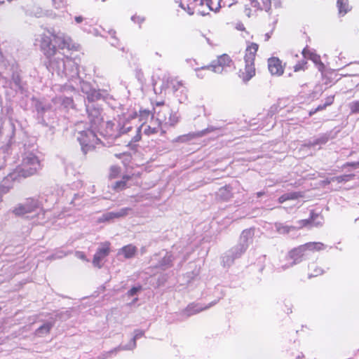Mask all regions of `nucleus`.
Masks as SVG:
<instances>
[{"label": "nucleus", "instance_id": "nucleus-2", "mask_svg": "<svg viewBox=\"0 0 359 359\" xmlns=\"http://www.w3.org/2000/svg\"><path fill=\"white\" fill-rule=\"evenodd\" d=\"M50 68L55 72L61 77L74 79L79 76V69L76 62L67 57H60L57 56L50 59Z\"/></svg>", "mask_w": 359, "mask_h": 359}, {"label": "nucleus", "instance_id": "nucleus-14", "mask_svg": "<svg viewBox=\"0 0 359 359\" xmlns=\"http://www.w3.org/2000/svg\"><path fill=\"white\" fill-rule=\"evenodd\" d=\"M144 331L141 330H135L134 332V337L128 344L123 347H118V348H115L111 351L107 353L106 354L109 355L112 353H116V351L118 350H131L135 348L136 347V340L142 337L144 335Z\"/></svg>", "mask_w": 359, "mask_h": 359}, {"label": "nucleus", "instance_id": "nucleus-33", "mask_svg": "<svg viewBox=\"0 0 359 359\" xmlns=\"http://www.w3.org/2000/svg\"><path fill=\"white\" fill-rule=\"evenodd\" d=\"M131 210H132L130 208H123L120 209L119 210L114 211V218L116 219V218L124 217L127 216Z\"/></svg>", "mask_w": 359, "mask_h": 359}, {"label": "nucleus", "instance_id": "nucleus-62", "mask_svg": "<svg viewBox=\"0 0 359 359\" xmlns=\"http://www.w3.org/2000/svg\"><path fill=\"white\" fill-rule=\"evenodd\" d=\"M3 1L1 0H0V3H2Z\"/></svg>", "mask_w": 359, "mask_h": 359}, {"label": "nucleus", "instance_id": "nucleus-40", "mask_svg": "<svg viewBox=\"0 0 359 359\" xmlns=\"http://www.w3.org/2000/svg\"><path fill=\"white\" fill-rule=\"evenodd\" d=\"M108 33L110 35V36L111 37V39H113L112 41H111V44L114 46H116L118 45V40L116 39V32L113 29H109L108 31Z\"/></svg>", "mask_w": 359, "mask_h": 359}, {"label": "nucleus", "instance_id": "nucleus-43", "mask_svg": "<svg viewBox=\"0 0 359 359\" xmlns=\"http://www.w3.org/2000/svg\"><path fill=\"white\" fill-rule=\"evenodd\" d=\"M141 290V287H134L133 288H131L128 292V294L129 296H133L135 294H137V292L138 291H140Z\"/></svg>", "mask_w": 359, "mask_h": 359}, {"label": "nucleus", "instance_id": "nucleus-13", "mask_svg": "<svg viewBox=\"0 0 359 359\" xmlns=\"http://www.w3.org/2000/svg\"><path fill=\"white\" fill-rule=\"evenodd\" d=\"M55 39L58 43L59 46L63 48H67L68 50L76 49V45L73 43L72 39L65 35L64 34L55 35Z\"/></svg>", "mask_w": 359, "mask_h": 359}, {"label": "nucleus", "instance_id": "nucleus-36", "mask_svg": "<svg viewBox=\"0 0 359 359\" xmlns=\"http://www.w3.org/2000/svg\"><path fill=\"white\" fill-rule=\"evenodd\" d=\"M129 177H124L123 180L116 182L114 185V189L121 190L126 187V182L128 180Z\"/></svg>", "mask_w": 359, "mask_h": 359}, {"label": "nucleus", "instance_id": "nucleus-18", "mask_svg": "<svg viewBox=\"0 0 359 359\" xmlns=\"http://www.w3.org/2000/svg\"><path fill=\"white\" fill-rule=\"evenodd\" d=\"M243 253L244 252H240V245L238 244L223 257V262L227 265H230L235 259L240 257Z\"/></svg>", "mask_w": 359, "mask_h": 359}, {"label": "nucleus", "instance_id": "nucleus-12", "mask_svg": "<svg viewBox=\"0 0 359 359\" xmlns=\"http://www.w3.org/2000/svg\"><path fill=\"white\" fill-rule=\"evenodd\" d=\"M222 2L223 6H231L236 2V0H232V2L226 4L225 0H200V5L205 4L210 11H217L222 7Z\"/></svg>", "mask_w": 359, "mask_h": 359}, {"label": "nucleus", "instance_id": "nucleus-63", "mask_svg": "<svg viewBox=\"0 0 359 359\" xmlns=\"http://www.w3.org/2000/svg\"><path fill=\"white\" fill-rule=\"evenodd\" d=\"M102 1H105L106 0H102Z\"/></svg>", "mask_w": 359, "mask_h": 359}, {"label": "nucleus", "instance_id": "nucleus-8", "mask_svg": "<svg viewBox=\"0 0 359 359\" xmlns=\"http://www.w3.org/2000/svg\"><path fill=\"white\" fill-rule=\"evenodd\" d=\"M40 47L47 57L50 58L57 55V50L52 44L51 39L49 36L43 34L40 36Z\"/></svg>", "mask_w": 359, "mask_h": 359}, {"label": "nucleus", "instance_id": "nucleus-26", "mask_svg": "<svg viewBox=\"0 0 359 359\" xmlns=\"http://www.w3.org/2000/svg\"><path fill=\"white\" fill-rule=\"evenodd\" d=\"M197 5H200V0H189L187 6L184 3H180V7L186 11L189 15H193L194 9Z\"/></svg>", "mask_w": 359, "mask_h": 359}, {"label": "nucleus", "instance_id": "nucleus-50", "mask_svg": "<svg viewBox=\"0 0 359 359\" xmlns=\"http://www.w3.org/2000/svg\"><path fill=\"white\" fill-rule=\"evenodd\" d=\"M323 273V271L320 269H316L314 270V272L311 273L309 276H317Z\"/></svg>", "mask_w": 359, "mask_h": 359}, {"label": "nucleus", "instance_id": "nucleus-45", "mask_svg": "<svg viewBox=\"0 0 359 359\" xmlns=\"http://www.w3.org/2000/svg\"><path fill=\"white\" fill-rule=\"evenodd\" d=\"M271 4H273L274 7L276 8H282V6H283V1L282 0H272Z\"/></svg>", "mask_w": 359, "mask_h": 359}, {"label": "nucleus", "instance_id": "nucleus-22", "mask_svg": "<svg viewBox=\"0 0 359 359\" xmlns=\"http://www.w3.org/2000/svg\"><path fill=\"white\" fill-rule=\"evenodd\" d=\"M160 255L162 257V259L156 266L165 270L171 266L172 262V255L168 252H162L160 253Z\"/></svg>", "mask_w": 359, "mask_h": 359}, {"label": "nucleus", "instance_id": "nucleus-30", "mask_svg": "<svg viewBox=\"0 0 359 359\" xmlns=\"http://www.w3.org/2000/svg\"><path fill=\"white\" fill-rule=\"evenodd\" d=\"M299 194L297 192H292V193H287L285 194H283L278 198V201L280 203H283V202L287 201V200H294L297 199L299 197Z\"/></svg>", "mask_w": 359, "mask_h": 359}, {"label": "nucleus", "instance_id": "nucleus-44", "mask_svg": "<svg viewBox=\"0 0 359 359\" xmlns=\"http://www.w3.org/2000/svg\"><path fill=\"white\" fill-rule=\"evenodd\" d=\"M72 103L73 100L69 97H65L62 101V104L67 107L72 106Z\"/></svg>", "mask_w": 359, "mask_h": 359}, {"label": "nucleus", "instance_id": "nucleus-52", "mask_svg": "<svg viewBox=\"0 0 359 359\" xmlns=\"http://www.w3.org/2000/svg\"><path fill=\"white\" fill-rule=\"evenodd\" d=\"M76 257L79 259L86 260L85 255L81 252H76Z\"/></svg>", "mask_w": 359, "mask_h": 359}, {"label": "nucleus", "instance_id": "nucleus-19", "mask_svg": "<svg viewBox=\"0 0 359 359\" xmlns=\"http://www.w3.org/2000/svg\"><path fill=\"white\" fill-rule=\"evenodd\" d=\"M258 50V45L255 43H250L245 50L244 57L245 62L254 63L256 53Z\"/></svg>", "mask_w": 359, "mask_h": 359}, {"label": "nucleus", "instance_id": "nucleus-24", "mask_svg": "<svg viewBox=\"0 0 359 359\" xmlns=\"http://www.w3.org/2000/svg\"><path fill=\"white\" fill-rule=\"evenodd\" d=\"M251 4L257 9L268 11L271 8V0H252Z\"/></svg>", "mask_w": 359, "mask_h": 359}, {"label": "nucleus", "instance_id": "nucleus-17", "mask_svg": "<svg viewBox=\"0 0 359 359\" xmlns=\"http://www.w3.org/2000/svg\"><path fill=\"white\" fill-rule=\"evenodd\" d=\"M245 63V68L243 70H241L239 76L243 81L247 82L255 75V69L254 63Z\"/></svg>", "mask_w": 359, "mask_h": 359}, {"label": "nucleus", "instance_id": "nucleus-7", "mask_svg": "<svg viewBox=\"0 0 359 359\" xmlns=\"http://www.w3.org/2000/svg\"><path fill=\"white\" fill-rule=\"evenodd\" d=\"M231 62L230 57L224 54L218 57L217 60L212 61L210 65L202 67V69H210L215 73L221 74L226 67H230Z\"/></svg>", "mask_w": 359, "mask_h": 359}, {"label": "nucleus", "instance_id": "nucleus-35", "mask_svg": "<svg viewBox=\"0 0 359 359\" xmlns=\"http://www.w3.org/2000/svg\"><path fill=\"white\" fill-rule=\"evenodd\" d=\"M353 177H354V175H352V174L344 175L333 177L332 179V181H337L338 183H341L342 182L349 181V180H352Z\"/></svg>", "mask_w": 359, "mask_h": 359}, {"label": "nucleus", "instance_id": "nucleus-37", "mask_svg": "<svg viewBox=\"0 0 359 359\" xmlns=\"http://www.w3.org/2000/svg\"><path fill=\"white\" fill-rule=\"evenodd\" d=\"M52 4L54 8L56 9L63 8L67 5L65 0H52Z\"/></svg>", "mask_w": 359, "mask_h": 359}, {"label": "nucleus", "instance_id": "nucleus-64", "mask_svg": "<svg viewBox=\"0 0 359 359\" xmlns=\"http://www.w3.org/2000/svg\"><path fill=\"white\" fill-rule=\"evenodd\" d=\"M0 56H1V53H0Z\"/></svg>", "mask_w": 359, "mask_h": 359}, {"label": "nucleus", "instance_id": "nucleus-1", "mask_svg": "<svg viewBox=\"0 0 359 359\" xmlns=\"http://www.w3.org/2000/svg\"><path fill=\"white\" fill-rule=\"evenodd\" d=\"M88 111V116L91 122L92 129L80 131L78 133L77 140H79L81 149L84 154L93 150L99 142L94 130L96 129L102 121L100 113L98 109H93Z\"/></svg>", "mask_w": 359, "mask_h": 359}, {"label": "nucleus", "instance_id": "nucleus-4", "mask_svg": "<svg viewBox=\"0 0 359 359\" xmlns=\"http://www.w3.org/2000/svg\"><path fill=\"white\" fill-rule=\"evenodd\" d=\"M12 212L16 216H24L34 213L41 222L44 219V211L41 208V203L37 199L28 198L22 203L15 205Z\"/></svg>", "mask_w": 359, "mask_h": 359}, {"label": "nucleus", "instance_id": "nucleus-48", "mask_svg": "<svg viewBox=\"0 0 359 359\" xmlns=\"http://www.w3.org/2000/svg\"><path fill=\"white\" fill-rule=\"evenodd\" d=\"M131 19L135 22H137L139 24L142 23L144 20V18L140 16H133Z\"/></svg>", "mask_w": 359, "mask_h": 359}, {"label": "nucleus", "instance_id": "nucleus-61", "mask_svg": "<svg viewBox=\"0 0 359 359\" xmlns=\"http://www.w3.org/2000/svg\"><path fill=\"white\" fill-rule=\"evenodd\" d=\"M157 257H158V255H154V258H152V260H153L154 259H156Z\"/></svg>", "mask_w": 359, "mask_h": 359}, {"label": "nucleus", "instance_id": "nucleus-29", "mask_svg": "<svg viewBox=\"0 0 359 359\" xmlns=\"http://www.w3.org/2000/svg\"><path fill=\"white\" fill-rule=\"evenodd\" d=\"M52 326L53 325L50 323L43 324L36 330V334L39 337H43L47 334L52 328Z\"/></svg>", "mask_w": 359, "mask_h": 359}, {"label": "nucleus", "instance_id": "nucleus-10", "mask_svg": "<svg viewBox=\"0 0 359 359\" xmlns=\"http://www.w3.org/2000/svg\"><path fill=\"white\" fill-rule=\"evenodd\" d=\"M109 252V244L104 243L102 248H99L95 254L93 264L95 266L101 268L102 266V261Z\"/></svg>", "mask_w": 359, "mask_h": 359}, {"label": "nucleus", "instance_id": "nucleus-38", "mask_svg": "<svg viewBox=\"0 0 359 359\" xmlns=\"http://www.w3.org/2000/svg\"><path fill=\"white\" fill-rule=\"evenodd\" d=\"M121 172V168L116 165L111 166L110 168L109 176L111 178H115Z\"/></svg>", "mask_w": 359, "mask_h": 359}, {"label": "nucleus", "instance_id": "nucleus-3", "mask_svg": "<svg viewBox=\"0 0 359 359\" xmlns=\"http://www.w3.org/2000/svg\"><path fill=\"white\" fill-rule=\"evenodd\" d=\"M41 168V165L38 157L31 152L25 153L22 155L21 163L12 172L11 177H15L18 175L20 179L29 177L36 173Z\"/></svg>", "mask_w": 359, "mask_h": 359}, {"label": "nucleus", "instance_id": "nucleus-9", "mask_svg": "<svg viewBox=\"0 0 359 359\" xmlns=\"http://www.w3.org/2000/svg\"><path fill=\"white\" fill-rule=\"evenodd\" d=\"M254 236V231L252 229H245L243 231L240 237V252H245L248 249L250 243H252Z\"/></svg>", "mask_w": 359, "mask_h": 359}, {"label": "nucleus", "instance_id": "nucleus-42", "mask_svg": "<svg viewBox=\"0 0 359 359\" xmlns=\"http://www.w3.org/2000/svg\"><path fill=\"white\" fill-rule=\"evenodd\" d=\"M66 256V253H65L63 251H58L54 255H52L51 259H61Z\"/></svg>", "mask_w": 359, "mask_h": 359}, {"label": "nucleus", "instance_id": "nucleus-15", "mask_svg": "<svg viewBox=\"0 0 359 359\" xmlns=\"http://www.w3.org/2000/svg\"><path fill=\"white\" fill-rule=\"evenodd\" d=\"M170 83H171L172 89L174 93H177L179 90L182 88L184 95L181 96L179 98V102L180 103H183V102H186L188 99V96H187L188 90H187V88H186V86H184V83L182 81H178L177 79H172Z\"/></svg>", "mask_w": 359, "mask_h": 359}, {"label": "nucleus", "instance_id": "nucleus-39", "mask_svg": "<svg viewBox=\"0 0 359 359\" xmlns=\"http://www.w3.org/2000/svg\"><path fill=\"white\" fill-rule=\"evenodd\" d=\"M349 107L352 113L359 112V101L350 103Z\"/></svg>", "mask_w": 359, "mask_h": 359}, {"label": "nucleus", "instance_id": "nucleus-59", "mask_svg": "<svg viewBox=\"0 0 359 359\" xmlns=\"http://www.w3.org/2000/svg\"><path fill=\"white\" fill-rule=\"evenodd\" d=\"M257 194L258 197H260V196H262L264 194V193L263 192H258Z\"/></svg>", "mask_w": 359, "mask_h": 359}, {"label": "nucleus", "instance_id": "nucleus-5", "mask_svg": "<svg viewBox=\"0 0 359 359\" xmlns=\"http://www.w3.org/2000/svg\"><path fill=\"white\" fill-rule=\"evenodd\" d=\"M325 245L322 243H307L291 250L289 257L293 260L290 266L300 262L302 258L308 255L309 251H319L323 250Z\"/></svg>", "mask_w": 359, "mask_h": 359}, {"label": "nucleus", "instance_id": "nucleus-27", "mask_svg": "<svg viewBox=\"0 0 359 359\" xmlns=\"http://www.w3.org/2000/svg\"><path fill=\"white\" fill-rule=\"evenodd\" d=\"M337 6L341 15H344L351 10L348 0H337Z\"/></svg>", "mask_w": 359, "mask_h": 359}, {"label": "nucleus", "instance_id": "nucleus-25", "mask_svg": "<svg viewBox=\"0 0 359 359\" xmlns=\"http://www.w3.org/2000/svg\"><path fill=\"white\" fill-rule=\"evenodd\" d=\"M137 251V248L133 245H128L122 248H121L118 251V255H123L125 258L129 259L133 257Z\"/></svg>", "mask_w": 359, "mask_h": 359}, {"label": "nucleus", "instance_id": "nucleus-21", "mask_svg": "<svg viewBox=\"0 0 359 359\" xmlns=\"http://www.w3.org/2000/svg\"><path fill=\"white\" fill-rule=\"evenodd\" d=\"M12 172L10 173L8 176H6L0 185V191L2 194L7 193L9 189L12 187L11 181L20 180V177L17 175L15 177H11Z\"/></svg>", "mask_w": 359, "mask_h": 359}, {"label": "nucleus", "instance_id": "nucleus-34", "mask_svg": "<svg viewBox=\"0 0 359 359\" xmlns=\"http://www.w3.org/2000/svg\"><path fill=\"white\" fill-rule=\"evenodd\" d=\"M114 218V212H109L103 214L100 217L98 218V222H109L113 220Z\"/></svg>", "mask_w": 359, "mask_h": 359}, {"label": "nucleus", "instance_id": "nucleus-53", "mask_svg": "<svg viewBox=\"0 0 359 359\" xmlns=\"http://www.w3.org/2000/svg\"><path fill=\"white\" fill-rule=\"evenodd\" d=\"M352 166L354 168H359V161L358 162H354V163H348L344 166Z\"/></svg>", "mask_w": 359, "mask_h": 359}, {"label": "nucleus", "instance_id": "nucleus-23", "mask_svg": "<svg viewBox=\"0 0 359 359\" xmlns=\"http://www.w3.org/2000/svg\"><path fill=\"white\" fill-rule=\"evenodd\" d=\"M215 303H211L208 306H203L201 304H190L187 306L184 312L187 316H192L196 313H198L205 309L210 308L211 306L214 305Z\"/></svg>", "mask_w": 359, "mask_h": 359}, {"label": "nucleus", "instance_id": "nucleus-58", "mask_svg": "<svg viewBox=\"0 0 359 359\" xmlns=\"http://www.w3.org/2000/svg\"><path fill=\"white\" fill-rule=\"evenodd\" d=\"M1 208H2V196L0 194V210L1 209Z\"/></svg>", "mask_w": 359, "mask_h": 359}, {"label": "nucleus", "instance_id": "nucleus-16", "mask_svg": "<svg viewBox=\"0 0 359 359\" xmlns=\"http://www.w3.org/2000/svg\"><path fill=\"white\" fill-rule=\"evenodd\" d=\"M212 130H213L212 128H208L205 130L199 131V132L196 133H189L187 135H184L179 136L176 139H175L173 140V142H184L191 140H192V139H194L195 137H202L204 135H205L208 133H210V132H211Z\"/></svg>", "mask_w": 359, "mask_h": 359}, {"label": "nucleus", "instance_id": "nucleus-55", "mask_svg": "<svg viewBox=\"0 0 359 359\" xmlns=\"http://www.w3.org/2000/svg\"><path fill=\"white\" fill-rule=\"evenodd\" d=\"M175 96L177 97H178V99L181 97V96H183L184 95V93L182 91V88H181L180 90H178V92L177 93H175Z\"/></svg>", "mask_w": 359, "mask_h": 359}, {"label": "nucleus", "instance_id": "nucleus-32", "mask_svg": "<svg viewBox=\"0 0 359 359\" xmlns=\"http://www.w3.org/2000/svg\"><path fill=\"white\" fill-rule=\"evenodd\" d=\"M323 222V219L322 216L318 215H312L311 218L310 226H321Z\"/></svg>", "mask_w": 359, "mask_h": 359}, {"label": "nucleus", "instance_id": "nucleus-11", "mask_svg": "<svg viewBox=\"0 0 359 359\" xmlns=\"http://www.w3.org/2000/svg\"><path fill=\"white\" fill-rule=\"evenodd\" d=\"M268 68L270 73L275 76H280L284 72L282 62L278 57H271L268 60Z\"/></svg>", "mask_w": 359, "mask_h": 359}, {"label": "nucleus", "instance_id": "nucleus-31", "mask_svg": "<svg viewBox=\"0 0 359 359\" xmlns=\"http://www.w3.org/2000/svg\"><path fill=\"white\" fill-rule=\"evenodd\" d=\"M302 54L304 57H307L312 61H313L315 63H318L320 61V57L317 55L316 54L310 53V51L306 48H304L302 50Z\"/></svg>", "mask_w": 359, "mask_h": 359}, {"label": "nucleus", "instance_id": "nucleus-54", "mask_svg": "<svg viewBox=\"0 0 359 359\" xmlns=\"http://www.w3.org/2000/svg\"><path fill=\"white\" fill-rule=\"evenodd\" d=\"M84 18L82 16H76L74 18V20L77 24L81 23L83 21Z\"/></svg>", "mask_w": 359, "mask_h": 359}, {"label": "nucleus", "instance_id": "nucleus-47", "mask_svg": "<svg viewBox=\"0 0 359 359\" xmlns=\"http://www.w3.org/2000/svg\"><path fill=\"white\" fill-rule=\"evenodd\" d=\"M310 222H311V219H302V220L299 221L300 227L310 225Z\"/></svg>", "mask_w": 359, "mask_h": 359}, {"label": "nucleus", "instance_id": "nucleus-49", "mask_svg": "<svg viewBox=\"0 0 359 359\" xmlns=\"http://www.w3.org/2000/svg\"><path fill=\"white\" fill-rule=\"evenodd\" d=\"M306 62H304L302 64H297L294 67V72H298V71H300L302 69H304V65L306 64Z\"/></svg>", "mask_w": 359, "mask_h": 359}, {"label": "nucleus", "instance_id": "nucleus-46", "mask_svg": "<svg viewBox=\"0 0 359 359\" xmlns=\"http://www.w3.org/2000/svg\"><path fill=\"white\" fill-rule=\"evenodd\" d=\"M13 83H15V85L18 87H20V77L18 75H13Z\"/></svg>", "mask_w": 359, "mask_h": 359}, {"label": "nucleus", "instance_id": "nucleus-28", "mask_svg": "<svg viewBox=\"0 0 359 359\" xmlns=\"http://www.w3.org/2000/svg\"><path fill=\"white\" fill-rule=\"evenodd\" d=\"M275 227L276 231L280 234H286L288 233L291 230L295 229V227L293 226H287L285 225L283 223H275Z\"/></svg>", "mask_w": 359, "mask_h": 359}, {"label": "nucleus", "instance_id": "nucleus-20", "mask_svg": "<svg viewBox=\"0 0 359 359\" xmlns=\"http://www.w3.org/2000/svg\"><path fill=\"white\" fill-rule=\"evenodd\" d=\"M81 88V90L87 95L89 101L93 102L100 96V93L95 89H91L88 83L83 82Z\"/></svg>", "mask_w": 359, "mask_h": 359}, {"label": "nucleus", "instance_id": "nucleus-56", "mask_svg": "<svg viewBox=\"0 0 359 359\" xmlns=\"http://www.w3.org/2000/svg\"><path fill=\"white\" fill-rule=\"evenodd\" d=\"M140 140V135L137 134V135L134 137V142H137Z\"/></svg>", "mask_w": 359, "mask_h": 359}, {"label": "nucleus", "instance_id": "nucleus-6", "mask_svg": "<svg viewBox=\"0 0 359 359\" xmlns=\"http://www.w3.org/2000/svg\"><path fill=\"white\" fill-rule=\"evenodd\" d=\"M156 118L159 124L175 126L180 120V116L177 111H173L170 109H163L156 114Z\"/></svg>", "mask_w": 359, "mask_h": 359}, {"label": "nucleus", "instance_id": "nucleus-51", "mask_svg": "<svg viewBox=\"0 0 359 359\" xmlns=\"http://www.w3.org/2000/svg\"><path fill=\"white\" fill-rule=\"evenodd\" d=\"M205 70V69H202V67L196 69V71L197 72V76L201 79L203 78L205 75L203 74V73H201V72Z\"/></svg>", "mask_w": 359, "mask_h": 359}, {"label": "nucleus", "instance_id": "nucleus-57", "mask_svg": "<svg viewBox=\"0 0 359 359\" xmlns=\"http://www.w3.org/2000/svg\"><path fill=\"white\" fill-rule=\"evenodd\" d=\"M318 142L325 143V140H318L317 142H316L313 143V145H314V144H318Z\"/></svg>", "mask_w": 359, "mask_h": 359}, {"label": "nucleus", "instance_id": "nucleus-60", "mask_svg": "<svg viewBox=\"0 0 359 359\" xmlns=\"http://www.w3.org/2000/svg\"><path fill=\"white\" fill-rule=\"evenodd\" d=\"M2 167V162H1V160L0 159V169Z\"/></svg>", "mask_w": 359, "mask_h": 359}, {"label": "nucleus", "instance_id": "nucleus-41", "mask_svg": "<svg viewBox=\"0 0 359 359\" xmlns=\"http://www.w3.org/2000/svg\"><path fill=\"white\" fill-rule=\"evenodd\" d=\"M158 129L156 127L151 128V126H147V128H144V133L147 135L156 133Z\"/></svg>", "mask_w": 359, "mask_h": 359}]
</instances>
